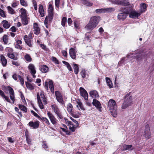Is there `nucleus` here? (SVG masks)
I'll return each mask as SVG.
<instances>
[{"label": "nucleus", "mask_w": 154, "mask_h": 154, "mask_svg": "<svg viewBox=\"0 0 154 154\" xmlns=\"http://www.w3.org/2000/svg\"><path fill=\"white\" fill-rule=\"evenodd\" d=\"M2 23L3 25V27L5 29H8L10 28L11 25L10 23L6 20H3L2 21Z\"/></svg>", "instance_id": "393cba45"}, {"label": "nucleus", "mask_w": 154, "mask_h": 154, "mask_svg": "<svg viewBox=\"0 0 154 154\" xmlns=\"http://www.w3.org/2000/svg\"><path fill=\"white\" fill-rule=\"evenodd\" d=\"M49 87L52 93L54 94V82L51 80H49L48 82Z\"/></svg>", "instance_id": "5701e85b"}, {"label": "nucleus", "mask_w": 154, "mask_h": 154, "mask_svg": "<svg viewBox=\"0 0 154 154\" xmlns=\"http://www.w3.org/2000/svg\"><path fill=\"white\" fill-rule=\"evenodd\" d=\"M20 4L26 7L28 6V4L25 0H20Z\"/></svg>", "instance_id": "13d9d810"}, {"label": "nucleus", "mask_w": 154, "mask_h": 154, "mask_svg": "<svg viewBox=\"0 0 154 154\" xmlns=\"http://www.w3.org/2000/svg\"><path fill=\"white\" fill-rule=\"evenodd\" d=\"M55 96L57 101L61 104H64L63 96L59 91H56L55 92Z\"/></svg>", "instance_id": "9d476101"}, {"label": "nucleus", "mask_w": 154, "mask_h": 154, "mask_svg": "<svg viewBox=\"0 0 154 154\" xmlns=\"http://www.w3.org/2000/svg\"><path fill=\"white\" fill-rule=\"evenodd\" d=\"M145 128L144 136L146 139H148L150 138L151 137L150 127L149 125L148 124L146 125L145 126Z\"/></svg>", "instance_id": "0eeeda50"}, {"label": "nucleus", "mask_w": 154, "mask_h": 154, "mask_svg": "<svg viewBox=\"0 0 154 154\" xmlns=\"http://www.w3.org/2000/svg\"><path fill=\"white\" fill-rule=\"evenodd\" d=\"M21 15L20 17L27 16L26 10L25 9L21 8L20 9Z\"/></svg>", "instance_id": "a18cd8bd"}, {"label": "nucleus", "mask_w": 154, "mask_h": 154, "mask_svg": "<svg viewBox=\"0 0 154 154\" xmlns=\"http://www.w3.org/2000/svg\"><path fill=\"white\" fill-rule=\"evenodd\" d=\"M119 5L124 6H129L132 5L130 4L128 0H120Z\"/></svg>", "instance_id": "b1692460"}, {"label": "nucleus", "mask_w": 154, "mask_h": 154, "mask_svg": "<svg viewBox=\"0 0 154 154\" xmlns=\"http://www.w3.org/2000/svg\"><path fill=\"white\" fill-rule=\"evenodd\" d=\"M63 63H64L66 65L67 68L69 71H72V68L71 66L68 63L65 61H63Z\"/></svg>", "instance_id": "8fccbe9b"}, {"label": "nucleus", "mask_w": 154, "mask_h": 154, "mask_svg": "<svg viewBox=\"0 0 154 154\" xmlns=\"http://www.w3.org/2000/svg\"><path fill=\"white\" fill-rule=\"evenodd\" d=\"M47 115L51 123L54 125H56L57 123V120L53 114L49 111L47 112Z\"/></svg>", "instance_id": "6e6552de"}, {"label": "nucleus", "mask_w": 154, "mask_h": 154, "mask_svg": "<svg viewBox=\"0 0 154 154\" xmlns=\"http://www.w3.org/2000/svg\"><path fill=\"white\" fill-rule=\"evenodd\" d=\"M49 70L48 67L46 65H43L41 66L40 70L43 73H46Z\"/></svg>", "instance_id": "2f4dec72"}, {"label": "nucleus", "mask_w": 154, "mask_h": 154, "mask_svg": "<svg viewBox=\"0 0 154 154\" xmlns=\"http://www.w3.org/2000/svg\"><path fill=\"white\" fill-rule=\"evenodd\" d=\"M37 97L38 103V106L41 109H44V106L42 103V100L41 99L39 93H37Z\"/></svg>", "instance_id": "a211bd4d"}, {"label": "nucleus", "mask_w": 154, "mask_h": 154, "mask_svg": "<svg viewBox=\"0 0 154 154\" xmlns=\"http://www.w3.org/2000/svg\"><path fill=\"white\" fill-rule=\"evenodd\" d=\"M42 145L43 147L46 150H48V146L45 141H43L42 142Z\"/></svg>", "instance_id": "4d7b16f0"}, {"label": "nucleus", "mask_w": 154, "mask_h": 154, "mask_svg": "<svg viewBox=\"0 0 154 154\" xmlns=\"http://www.w3.org/2000/svg\"><path fill=\"white\" fill-rule=\"evenodd\" d=\"M48 13H54L53 6L51 4H50L48 9Z\"/></svg>", "instance_id": "e433bc0d"}, {"label": "nucleus", "mask_w": 154, "mask_h": 154, "mask_svg": "<svg viewBox=\"0 0 154 154\" xmlns=\"http://www.w3.org/2000/svg\"><path fill=\"white\" fill-rule=\"evenodd\" d=\"M22 44V42L21 40H18L16 41V43H14L15 48L18 49L22 50L23 47L20 45Z\"/></svg>", "instance_id": "6ab92c4d"}, {"label": "nucleus", "mask_w": 154, "mask_h": 154, "mask_svg": "<svg viewBox=\"0 0 154 154\" xmlns=\"http://www.w3.org/2000/svg\"><path fill=\"white\" fill-rule=\"evenodd\" d=\"M24 59L28 62H30L32 61V58L29 54H27L24 56Z\"/></svg>", "instance_id": "ea45409f"}, {"label": "nucleus", "mask_w": 154, "mask_h": 154, "mask_svg": "<svg viewBox=\"0 0 154 154\" xmlns=\"http://www.w3.org/2000/svg\"><path fill=\"white\" fill-rule=\"evenodd\" d=\"M1 40H2L5 44H7L8 42V36L5 34L3 35V37L1 38Z\"/></svg>", "instance_id": "7c9ffc66"}, {"label": "nucleus", "mask_w": 154, "mask_h": 154, "mask_svg": "<svg viewBox=\"0 0 154 154\" xmlns=\"http://www.w3.org/2000/svg\"><path fill=\"white\" fill-rule=\"evenodd\" d=\"M28 69L30 70L31 74H35L36 73V71L35 69V67L32 64H30L28 66Z\"/></svg>", "instance_id": "412c9836"}, {"label": "nucleus", "mask_w": 154, "mask_h": 154, "mask_svg": "<svg viewBox=\"0 0 154 154\" xmlns=\"http://www.w3.org/2000/svg\"><path fill=\"white\" fill-rule=\"evenodd\" d=\"M74 25L75 28V29H76V30H77V29H80V25L78 23H77L76 21H75L74 22Z\"/></svg>", "instance_id": "052dcab7"}, {"label": "nucleus", "mask_w": 154, "mask_h": 154, "mask_svg": "<svg viewBox=\"0 0 154 154\" xmlns=\"http://www.w3.org/2000/svg\"><path fill=\"white\" fill-rule=\"evenodd\" d=\"M89 94L91 97L94 99L98 97V93L96 90H93L91 91L89 93Z\"/></svg>", "instance_id": "cd10ccee"}, {"label": "nucleus", "mask_w": 154, "mask_h": 154, "mask_svg": "<svg viewBox=\"0 0 154 154\" xmlns=\"http://www.w3.org/2000/svg\"><path fill=\"white\" fill-rule=\"evenodd\" d=\"M18 107L21 110L25 112H27V108L24 105L19 104L18 105Z\"/></svg>", "instance_id": "58836bf2"}, {"label": "nucleus", "mask_w": 154, "mask_h": 154, "mask_svg": "<svg viewBox=\"0 0 154 154\" xmlns=\"http://www.w3.org/2000/svg\"><path fill=\"white\" fill-rule=\"evenodd\" d=\"M18 78L19 80L20 81V83L23 86L24 84V80L23 78L20 75H18Z\"/></svg>", "instance_id": "5fc2aeb1"}, {"label": "nucleus", "mask_w": 154, "mask_h": 154, "mask_svg": "<svg viewBox=\"0 0 154 154\" xmlns=\"http://www.w3.org/2000/svg\"><path fill=\"white\" fill-rule=\"evenodd\" d=\"M52 61L55 63L59 64V62L58 60L55 57L53 56L52 57Z\"/></svg>", "instance_id": "774afa93"}, {"label": "nucleus", "mask_w": 154, "mask_h": 154, "mask_svg": "<svg viewBox=\"0 0 154 154\" xmlns=\"http://www.w3.org/2000/svg\"><path fill=\"white\" fill-rule=\"evenodd\" d=\"M104 10L105 11V12H111L114 11H115V9L114 8H104Z\"/></svg>", "instance_id": "603ef678"}, {"label": "nucleus", "mask_w": 154, "mask_h": 154, "mask_svg": "<svg viewBox=\"0 0 154 154\" xmlns=\"http://www.w3.org/2000/svg\"><path fill=\"white\" fill-rule=\"evenodd\" d=\"M132 146V145L124 144L122 146V150L125 151L128 149H130Z\"/></svg>", "instance_id": "72a5a7b5"}, {"label": "nucleus", "mask_w": 154, "mask_h": 154, "mask_svg": "<svg viewBox=\"0 0 154 154\" xmlns=\"http://www.w3.org/2000/svg\"><path fill=\"white\" fill-rule=\"evenodd\" d=\"M127 15L122 12L119 13L117 16L118 19L119 20H124L126 18Z\"/></svg>", "instance_id": "a878e982"}, {"label": "nucleus", "mask_w": 154, "mask_h": 154, "mask_svg": "<svg viewBox=\"0 0 154 154\" xmlns=\"http://www.w3.org/2000/svg\"><path fill=\"white\" fill-rule=\"evenodd\" d=\"M0 60L3 66L5 67L7 65V61L5 56L2 54L0 55Z\"/></svg>", "instance_id": "4be33fe9"}, {"label": "nucleus", "mask_w": 154, "mask_h": 154, "mask_svg": "<svg viewBox=\"0 0 154 154\" xmlns=\"http://www.w3.org/2000/svg\"><path fill=\"white\" fill-rule=\"evenodd\" d=\"M91 37H92V35L90 32H87L85 33V38L86 40L90 42L91 41V40L90 39Z\"/></svg>", "instance_id": "f704fd0d"}, {"label": "nucleus", "mask_w": 154, "mask_h": 154, "mask_svg": "<svg viewBox=\"0 0 154 154\" xmlns=\"http://www.w3.org/2000/svg\"><path fill=\"white\" fill-rule=\"evenodd\" d=\"M129 17L131 18H134V17H138L140 15V13L137 12L136 11H131L129 13Z\"/></svg>", "instance_id": "aec40b11"}, {"label": "nucleus", "mask_w": 154, "mask_h": 154, "mask_svg": "<svg viewBox=\"0 0 154 154\" xmlns=\"http://www.w3.org/2000/svg\"><path fill=\"white\" fill-rule=\"evenodd\" d=\"M79 91L81 96L83 97L85 100H88V95L86 90L83 88L82 87H80L79 88Z\"/></svg>", "instance_id": "2eb2a0df"}, {"label": "nucleus", "mask_w": 154, "mask_h": 154, "mask_svg": "<svg viewBox=\"0 0 154 154\" xmlns=\"http://www.w3.org/2000/svg\"><path fill=\"white\" fill-rule=\"evenodd\" d=\"M92 103L94 106L96 107L99 111L101 112L102 106L100 102L99 101L95 99H94L93 100Z\"/></svg>", "instance_id": "f8f14e48"}, {"label": "nucleus", "mask_w": 154, "mask_h": 154, "mask_svg": "<svg viewBox=\"0 0 154 154\" xmlns=\"http://www.w3.org/2000/svg\"><path fill=\"white\" fill-rule=\"evenodd\" d=\"M146 5L144 3H142L140 5V10L141 13L144 12L146 11Z\"/></svg>", "instance_id": "473e14b6"}, {"label": "nucleus", "mask_w": 154, "mask_h": 154, "mask_svg": "<svg viewBox=\"0 0 154 154\" xmlns=\"http://www.w3.org/2000/svg\"><path fill=\"white\" fill-rule=\"evenodd\" d=\"M27 37V35H25L23 37L25 43L28 46L32 47L33 44L32 39L28 38Z\"/></svg>", "instance_id": "4468645a"}, {"label": "nucleus", "mask_w": 154, "mask_h": 154, "mask_svg": "<svg viewBox=\"0 0 154 154\" xmlns=\"http://www.w3.org/2000/svg\"><path fill=\"white\" fill-rule=\"evenodd\" d=\"M86 70L85 69H82L81 70L80 72L82 78L84 79L85 78L86 76Z\"/></svg>", "instance_id": "de8ad7c7"}, {"label": "nucleus", "mask_w": 154, "mask_h": 154, "mask_svg": "<svg viewBox=\"0 0 154 154\" xmlns=\"http://www.w3.org/2000/svg\"><path fill=\"white\" fill-rule=\"evenodd\" d=\"M0 16L3 17H6V14L5 11L1 8H0Z\"/></svg>", "instance_id": "bf43d9fd"}, {"label": "nucleus", "mask_w": 154, "mask_h": 154, "mask_svg": "<svg viewBox=\"0 0 154 154\" xmlns=\"http://www.w3.org/2000/svg\"><path fill=\"white\" fill-rule=\"evenodd\" d=\"M17 30L15 26H12L9 29V31H11L12 32H15Z\"/></svg>", "instance_id": "69168bd1"}, {"label": "nucleus", "mask_w": 154, "mask_h": 154, "mask_svg": "<svg viewBox=\"0 0 154 154\" xmlns=\"http://www.w3.org/2000/svg\"><path fill=\"white\" fill-rule=\"evenodd\" d=\"M33 29L35 34L37 35L41 33L40 28L37 23H35L33 24Z\"/></svg>", "instance_id": "ddd939ff"}, {"label": "nucleus", "mask_w": 154, "mask_h": 154, "mask_svg": "<svg viewBox=\"0 0 154 154\" xmlns=\"http://www.w3.org/2000/svg\"><path fill=\"white\" fill-rule=\"evenodd\" d=\"M100 17L99 16H94L91 17L89 23L86 25L85 28L88 30L92 31L97 26L100 20Z\"/></svg>", "instance_id": "f257e3e1"}, {"label": "nucleus", "mask_w": 154, "mask_h": 154, "mask_svg": "<svg viewBox=\"0 0 154 154\" xmlns=\"http://www.w3.org/2000/svg\"><path fill=\"white\" fill-rule=\"evenodd\" d=\"M76 106L78 107L79 106L80 109L82 110H85V108L83 107L82 103L80 101L77 102V105Z\"/></svg>", "instance_id": "3c124183"}, {"label": "nucleus", "mask_w": 154, "mask_h": 154, "mask_svg": "<svg viewBox=\"0 0 154 154\" xmlns=\"http://www.w3.org/2000/svg\"><path fill=\"white\" fill-rule=\"evenodd\" d=\"M67 109L68 112L69 113H72V111L73 106L71 103H69L67 106Z\"/></svg>", "instance_id": "a19ab883"}, {"label": "nucleus", "mask_w": 154, "mask_h": 154, "mask_svg": "<svg viewBox=\"0 0 154 154\" xmlns=\"http://www.w3.org/2000/svg\"><path fill=\"white\" fill-rule=\"evenodd\" d=\"M25 134L26 142L29 146L30 145L32 144V140L29 137V132L27 130L25 132Z\"/></svg>", "instance_id": "f3484780"}, {"label": "nucleus", "mask_w": 154, "mask_h": 154, "mask_svg": "<svg viewBox=\"0 0 154 154\" xmlns=\"http://www.w3.org/2000/svg\"><path fill=\"white\" fill-rule=\"evenodd\" d=\"M73 69L74 73L76 74H77L79 72V65L75 63L73 64Z\"/></svg>", "instance_id": "c9c22d12"}, {"label": "nucleus", "mask_w": 154, "mask_h": 154, "mask_svg": "<svg viewBox=\"0 0 154 154\" xmlns=\"http://www.w3.org/2000/svg\"><path fill=\"white\" fill-rule=\"evenodd\" d=\"M2 89L5 92L6 91L8 90L9 91L10 97L11 100L12 101V103H14L15 101L14 92L13 89L9 86H5L4 85L2 86Z\"/></svg>", "instance_id": "20e7f679"}, {"label": "nucleus", "mask_w": 154, "mask_h": 154, "mask_svg": "<svg viewBox=\"0 0 154 154\" xmlns=\"http://www.w3.org/2000/svg\"><path fill=\"white\" fill-rule=\"evenodd\" d=\"M8 9L9 13L12 14H14V11L11 7L10 6L8 7Z\"/></svg>", "instance_id": "680f3d73"}, {"label": "nucleus", "mask_w": 154, "mask_h": 154, "mask_svg": "<svg viewBox=\"0 0 154 154\" xmlns=\"http://www.w3.org/2000/svg\"><path fill=\"white\" fill-rule=\"evenodd\" d=\"M32 2L35 10L36 11L37 10V3L35 0H32Z\"/></svg>", "instance_id": "0e129e2a"}, {"label": "nucleus", "mask_w": 154, "mask_h": 154, "mask_svg": "<svg viewBox=\"0 0 154 154\" xmlns=\"http://www.w3.org/2000/svg\"><path fill=\"white\" fill-rule=\"evenodd\" d=\"M106 80L107 85L109 86V88H113V85L111 80L110 78L108 77H106Z\"/></svg>", "instance_id": "c756f323"}, {"label": "nucleus", "mask_w": 154, "mask_h": 154, "mask_svg": "<svg viewBox=\"0 0 154 154\" xmlns=\"http://www.w3.org/2000/svg\"><path fill=\"white\" fill-rule=\"evenodd\" d=\"M26 85L27 88L30 90H32L34 89V87L31 84L28 82H26Z\"/></svg>", "instance_id": "37998d69"}, {"label": "nucleus", "mask_w": 154, "mask_h": 154, "mask_svg": "<svg viewBox=\"0 0 154 154\" xmlns=\"http://www.w3.org/2000/svg\"><path fill=\"white\" fill-rule=\"evenodd\" d=\"M77 51L75 49L73 48H71L69 50V54L71 58L73 59H76Z\"/></svg>", "instance_id": "dca6fc26"}, {"label": "nucleus", "mask_w": 154, "mask_h": 154, "mask_svg": "<svg viewBox=\"0 0 154 154\" xmlns=\"http://www.w3.org/2000/svg\"><path fill=\"white\" fill-rule=\"evenodd\" d=\"M38 11L41 17H43L45 16V12L43 6L42 5H40L38 9Z\"/></svg>", "instance_id": "c85d7f7f"}, {"label": "nucleus", "mask_w": 154, "mask_h": 154, "mask_svg": "<svg viewBox=\"0 0 154 154\" xmlns=\"http://www.w3.org/2000/svg\"><path fill=\"white\" fill-rule=\"evenodd\" d=\"M51 107L54 112L59 118L61 119H63V117L57 106L54 104L52 105Z\"/></svg>", "instance_id": "423d86ee"}, {"label": "nucleus", "mask_w": 154, "mask_h": 154, "mask_svg": "<svg viewBox=\"0 0 154 154\" xmlns=\"http://www.w3.org/2000/svg\"><path fill=\"white\" fill-rule=\"evenodd\" d=\"M31 112L35 116L38 118L40 120V119H41V118L34 111L32 110Z\"/></svg>", "instance_id": "e2e57ef3"}, {"label": "nucleus", "mask_w": 154, "mask_h": 154, "mask_svg": "<svg viewBox=\"0 0 154 154\" xmlns=\"http://www.w3.org/2000/svg\"><path fill=\"white\" fill-rule=\"evenodd\" d=\"M40 47H41L44 51H46L47 52H49L50 50L47 48L46 46L43 44H40Z\"/></svg>", "instance_id": "c03bdc74"}, {"label": "nucleus", "mask_w": 154, "mask_h": 154, "mask_svg": "<svg viewBox=\"0 0 154 154\" xmlns=\"http://www.w3.org/2000/svg\"><path fill=\"white\" fill-rule=\"evenodd\" d=\"M133 10V7L130 5L126 7L121 8L120 11L122 13L125 14L126 15L129 14L130 12Z\"/></svg>", "instance_id": "1a4fd4ad"}, {"label": "nucleus", "mask_w": 154, "mask_h": 154, "mask_svg": "<svg viewBox=\"0 0 154 154\" xmlns=\"http://www.w3.org/2000/svg\"><path fill=\"white\" fill-rule=\"evenodd\" d=\"M7 56L9 58L14 60H17L18 59L17 57H15L13 53L11 54L8 53L7 54Z\"/></svg>", "instance_id": "79ce46f5"}, {"label": "nucleus", "mask_w": 154, "mask_h": 154, "mask_svg": "<svg viewBox=\"0 0 154 154\" xmlns=\"http://www.w3.org/2000/svg\"><path fill=\"white\" fill-rule=\"evenodd\" d=\"M40 122L38 121L33 122L30 121L28 123V125L33 129H36L39 127Z\"/></svg>", "instance_id": "9b49d317"}, {"label": "nucleus", "mask_w": 154, "mask_h": 154, "mask_svg": "<svg viewBox=\"0 0 154 154\" xmlns=\"http://www.w3.org/2000/svg\"><path fill=\"white\" fill-rule=\"evenodd\" d=\"M21 20V22L23 25H26L28 23V21L27 16L20 17Z\"/></svg>", "instance_id": "bb28decb"}, {"label": "nucleus", "mask_w": 154, "mask_h": 154, "mask_svg": "<svg viewBox=\"0 0 154 154\" xmlns=\"http://www.w3.org/2000/svg\"><path fill=\"white\" fill-rule=\"evenodd\" d=\"M54 13H48V16L46 17H48V19L49 21H51L54 17Z\"/></svg>", "instance_id": "49530a36"}, {"label": "nucleus", "mask_w": 154, "mask_h": 154, "mask_svg": "<svg viewBox=\"0 0 154 154\" xmlns=\"http://www.w3.org/2000/svg\"><path fill=\"white\" fill-rule=\"evenodd\" d=\"M95 12L97 13H101L102 12L105 13V11L104 10L103 8L97 9L96 10Z\"/></svg>", "instance_id": "338daca9"}, {"label": "nucleus", "mask_w": 154, "mask_h": 154, "mask_svg": "<svg viewBox=\"0 0 154 154\" xmlns=\"http://www.w3.org/2000/svg\"><path fill=\"white\" fill-rule=\"evenodd\" d=\"M43 121L45 122L46 124L47 125H49L50 124V122H49L48 119L46 117H42L41 119H40Z\"/></svg>", "instance_id": "6e6d98bb"}, {"label": "nucleus", "mask_w": 154, "mask_h": 154, "mask_svg": "<svg viewBox=\"0 0 154 154\" xmlns=\"http://www.w3.org/2000/svg\"><path fill=\"white\" fill-rule=\"evenodd\" d=\"M135 58L137 60H141L143 58V56L141 53H139L135 57Z\"/></svg>", "instance_id": "09e8293b"}, {"label": "nucleus", "mask_w": 154, "mask_h": 154, "mask_svg": "<svg viewBox=\"0 0 154 154\" xmlns=\"http://www.w3.org/2000/svg\"><path fill=\"white\" fill-rule=\"evenodd\" d=\"M70 119L75 125H74L71 121H69L67 125L69 127V130L72 132H74L75 129L79 127V124L78 122L75 119H74L72 117H70Z\"/></svg>", "instance_id": "39448f33"}, {"label": "nucleus", "mask_w": 154, "mask_h": 154, "mask_svg": "<svg viewBox=\"0 0 154 154\" xmlns=\"http://www.w3.org/2000/svg\"><path fill=\"white\" fill-rule=\"evenodd\" d=\"M67 18L66 17H63L61 20V25L63 26H65L66 23V22Z\"/></svg>", "instance_id": "864d4df0"}, {"label": "nucleus", "mask_w": 154, "mask_h": 154, "mask_svg": "<svg viewBox=\"0 0 154 154\" xmlns=\"http://www.w3.org/2000/svg\"><path fill=\"white\" fill-rule=\"evenodd\" d=\"M82 3L87 6H92L93 3L87 0H82Z\"/></svg>", "instance_id": "4c0bfd02"}, {"label": "nucleus", "mask_w": 154, "mask_h": 154, "mask_svg": "<svg viewBox=\"0 0 154 154\" xmlns=\"http://www.w3.org/2000/svg\"><path fill=\"white\" fill-rule=\"evenodd\" d=\"M108 106L109 108L111 115L115 117L117 115V107L116 101L113 99H110L108 103Z\"/></svg>", "instance_id": "f03ea898"}, {"label": "nucleus", "mask_w": 154, "mask_h": 154, "mask_svg": "<svg viewBox=\"0 0 154 154\" xmlns=\"http://www.w3.org/2000/svg\"><path fill=\"white\" fill-rule=\"evenodd\" d=\"M131 92H130L127 94L124 97V102L122 105V109H125L133 104V97L131 95Z\"/></svg>", "instance_id": "7ed1b4c3"}]
</instances>
